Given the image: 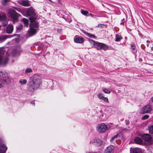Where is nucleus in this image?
Returning a JSON list of instances; mask_svg holds the SVG:
<instances>
[{
  "mask_svg": "<svg viewBox=\"0 0 153 153\" xmlns=\"http://www.w3.org/2000/svg\"><path fill=\"white\" fill-rule=\"evenodd\" d=\"M23 15L26 17H29L30 22L29 33L30 36L35 34L37 32L39 25L38 22L36 21L37 16L35 12V10L32 7L24 9Z\"/></svg>",
  "mask_w": 153,
  "mask_h": 153,
  "instance_id": "1",
  "label": "nucleus"
},
{
  "mask_svg": "<svg viewBox=\"0 0 153 153\" xmlns=\"http://www.w3.org/2000/svg\"><path fill=\"white\" fill-rule=\"evenodd\" d=\"M41 83L40 76L38 75H33L27 84V90L32 92H34L39 87Z\"/></svg>",
  "mask_w": 153,
  "mask_h": 153,
  "instance_id": "2",
  "label": "nucleus"
},
{
  "mask_svg": "<svg viewBox=\"0 0 153 153\" xmlns=\"http://www.w3.org/2000/svg\"><path fill=\"white\" fill-rule=\"evenodd\" d=\"M8 13L11 17V20L13 24H15L19 21L18 17L20 14L13 9H9Z\"/></svg>",
  "mask_w": 153,
  "mask_h": 153,
  "instance_id": "3",
  "label": "nucleus"
},
{
  "mask_svg": "<svg viewBox=\"0 0 153 153\" xmlns=\"http://www.w3.org/2000/svg\"><path fill=\"white\" fill-rule=\"evenodd\" d=\"M4 53V49L0 48V65H5L7 62L8 60V57L3 56Z\"/></svg>",
  "mask_w": 153,
  "mask_h": 153,
  "instance_id": "4",
  "label": "nucleus"
},
{
  "mask_svg": "<svg viewBox=\"0 0 153 153\" xmlns=\"http://www.w3.org/2000/svg\"><path fill=\"white\" fill-rule=\"evenodd\" d=\"M94 45L95 48L97 50L101 49L106 50L108 48L107 45L103 43L95 42L94 43Z\"/></svg>",
  "mask_w": 153,
  "mask_h": 153,
  "instance_id": "5",
  "label": "nucleus"
},
{
  "mask_svg": "<svg viewBox=\"0 0 153 153\" xmlns=\"http://www.w3.org/2000/svg\"><path fill=\"white\" fill-rule=\"evenodd\" d=\"M97 129L99 132L103 133L108 130V127L105 124L102 123L98 125Z\"/></svg>",
  "mask_w": 153,
  "mask_h": 153,
  "instance_id": "6",
  "label": "nucleus"
},
{
  "mask_svg": "<svg viewBox=\"0 0 153 153\" xmlns=\"http://www.w3.org/2000/svg\"><path fill=\"white\" fill-rule=\"evenodd\" d=\"M0 79L1 81L4 82V83H7V81L8 80V76L7 73L5 71H0Z\"/></svg>",
  "mask_w": 153,
  "mask_h": 153,
  "instance_id": "7",
  "label": "nucleus"
},
{
  "mask_svg": "<svg viewBox=\"0 0 153 153\" xmlns=\"http://www.w3.org/2000/svg\"><path fill=\"white\" fill-rule=\"evenodd\" d=\"M152 110L151 106L149 105H146L141 109L140 113L142 114L149 112Z\"/></svg>",
  "mask_w": 153,
  "mask_h": 153,
  "instance_id": "8",
  "label": "nucleus"
},
{
  "mask_svg": "<svg viewBox=\"0 0 153 153\" xmlns=\"http://www.w3.org/2000/svg\"><path fill=\"white\" fill-rule=\"evenodd\" d=\"M7 149V147L4 144L2 140L0 139V153H5Z\"/></svg>",
  "mask_w": 153,
  "mask_h": 153,
  "instance_id": "9",
  "label": "nucleus"
},
{
  "mask_svg": "<svg viewBox=\"0 0 153 153\" xmlns=\"http://www.w3.org/2000/svg\"><path fill=\"white\" fill-rule=\"evenodd\" d=\"M91 143L97 146H100L102 144V142L100 139L96 138L90 141V143L91 144Z\"/></svg>",
  "mask_w": 153,
  "mask_h": 153,
  "instance_id": "10",
  "label": "nucleus"
},
{
  "mask_svg": "<svg viewBox=\"0 0 153 153\" xmlns=\"http://www.w3.org/2000/svg\"><path fill=\"white\" fill-rule=\"evenodd\" d=\"M13 30V26L11 24H9L7 27L6 32L7 33L10 34L12 33Z\"/></svg>",
  "mask_w": 153,
  "mask_h": 153,
  "instance_id": "11",
  "label": "nucleus"
},
{
  "mask_svg": "<svg viewBox=\"0 0 153 153\" xmlns=\"http://www.w3.org/2000/svg\"><path fill=\"white\" fill-rule=\"evenodd\" d=\"M114 147L112 146H110L107 147L105 151V153H113Z\"/></svg>",
  "mask_w": 153,
  "mask_h": 153,
  "instance_id": "12",
  "label": "nucleus"
},
{
  "mask_svg": "<svg viewBox=\"0 0 153 153\" xmlns=\"http://www.w3.org/2000/svg\"><path fill=\"white\" fill-rule=\"evenodd\" d=\"M142 139L144 140L149 141L151 139V137L148 134H144L142 136Z\"/></svg>",
  "mask_w": 153,
  "mask_h": 153,
  "instance_id": "13",
  "label": "nucleus"
},
{
  "mask_svg": "<svg viewBox=\"0 0 153 153\" xmlns=\"http://www.w3.org/2000/svg\"><path fill=\"white\" fill-rule=\"evenodd\" d=\"M74 40L75 42L77 43H82L84 41L83 38L77 36H75L74 37Z\"/></svg>",
  "mask_w": 153,
  "mask_h": 153,
  "instance_id": "14",
  "label": "nucleus"
},
{
  "mask_svg": "<svg viewBox=\"0 0 153 153\" xmlns=\"http://www.w3.org/2000/svg\"><path fill=\"white\" fill-rule=\"evenodd\" d=\"M97 97L104 101L105 102H108V99L107 97H105L103 96V94H102L100 93L98 94Z\"/></svg>",
  "mask_w": 153,
  "mask_h": 153,
  "instance_id": "15",
  "label": "nucleus"
},
{
  "mask_svg": "<svg viewBox=\"0 0 153 153\" xmlns=\"http://www.w3.org/2000/svg\"><path fill=\"white\" fill-rule=\"evenodd\" d=\"M21 4L24 6L28 7L30 5L29 1L27 0H23L21 2Z\"/></svg>",
  "mask_w": 153,
  "mask_h": 153,
  "instance_id": "16",
  "label": "nucleus"
},
{
  "mask_svg": "<svg viewBox=\"0 0 153 153\" xmlns=\"http://www.w3.org/2000/svg\"><path fill=\"white\" fill-rule=\"evenodd\" d=\"M135 143L137 144H143V140L137 137H135L134 139Z\"/></svg>",
  "mask_w": 153,
  "mask_h": 153,
  "instance_id": "17",
  "label": "nucleus"
},
{
  "mask_svg": "<svg viewBox=\"0 0 153 153\" xmlns=\"http://www.w3.org/2000/svg\"><path fill=\"white\" fill-rule=\"evenodd\" d=\"M8 38V36L7 35H3L0 36V43L5 41Z\"/></svg>",
  "mask_w": 153,
  "mask_h": 153,
  "instance_id": "18",
  "label": "nucleus"
},
{
  "mask_svg": "<svg viewBox=\"0 0 153 153\" xmlns=\"http://www.w3.org/2000/svg\"><path fill=\"white\" fill-rule=\"evenodd\" d=\"M133 153H141V149L139 148H134L133 150Z\"/></svg>",
  "mask_w": 153,
  "mask_h": 153,
  "instance_id": "19",
  "label": "nucleus"
},
{
  "mask_svg": "<svg viewBox=\"0 0 153 153\" xmlns=\"http://www.w3.org/2000/svg\"><path fill=\"white\" fill-rule=\"evenodd\" d=\"M19 82L21 85H23L26 84L27 82V80L25 79H20L19 81Z\"/></svg>",
  "mask_w": 153,
  "mask_h": 153,
  "instance_id": "20",
  "label": "nucleus"
},
{
  "mask_svg": "<svg viewBox=\"0 0 153 153\" xmlns=\"http://www.w3.org/2000/svg\"><path fill=\"white\" fill-rule=\"evenodd\" d=\"M84 33L88 37L91 38H95L96 36L92 34H90L89 33L85 32Z\"/></svg>",
  "mask_w": 153,
  "mask_h": 153,
  "instance_id": "21",
  "label": "nucleus"
},
{
  "mask_svg": "<svg viewBox=\"0 0 153 153\" xmlns=\"http://www.w3.org/2000/svg\"><path fill=\"white\" fill-rule=\"evenodd\" d=\"M122 38L121 35L119 34H116V35L115 41L119 42Z\"/></svg>",
  "mask_w": 153,
  "mask_h": 153,
  "instance_id": "22",
  "label": "nucleus"
},
{
  "mask_svg": "<svg viewBox=\"0 0 153 153\" xmlns=\"http://www.w3.org/2000/svg\"><path fill=\"white\" fill-rule=\"evenodd\" d=\"M81 12L82 14L85 16H89L88 12L87 11L81 9Z\"/></svg>",
  "mask_w": 153,
  "mask_h": 153,
  "instance_id": "23",
  "label": "nucleus"
},
{
  "mask_svg": "<svg viewBox=\"0 0 153 153\" xmlns=\"http://www.w3.org/2000/svg\"><path fill=\"white\" fill-rule=\"evenodd\" d=\"M22 21L24 22L25 26H28V20L27 19L25 18H23L22 19Z\"/></svg>",
  "mask_w": 153,
  "mask_h": 153,
  "instance_id": "24",
  "label": "nucleus"
},
{
  "mask_svg": "<svg viewBox=\"0 0 153 153\" xmlns=\"http://www.w3.org/2000/svg\"><path fill=\"white\" fill-rule=\"evenodd\" d=\"M23 26L21 24H20L16 26V30L17 31H19L22 30L23 28Z\"/></svg>",
  "mask_w": 153,
  "mask_h": 153,
  "instance_id": "25",
  "label": "nucleus"
},
{
  "mask_svg": "<svg viewBox=\"0 0 153 153\" xmlns=\"http://www.w3.org/2000/svg\"><path fill=\"white\" fill-rule=\"evenodd\" d=\"M14 9L18 11V12L21 13L23 15V13H24V10H22L20 9L19 8L15 7Z\"/></svg>",
  "mask_w": 153,
  "mask_h": 153,
  "instance_id": "26",
  "label": "nucleus"
},
{
  "mask_svg": "<svg viewBox=\"0 0 153 153\" xmlns=\"http://www.w3.org/2000/svg\"><path fill=\"white\" fill-rule=\"evenodd\" d=\"M9 1V0H1V3L4 5H7Z\"/></svg>",
  "mask_w": 153,
  "mask_h": 153,
  "instance_id": "27",
  "label": "nucleus"
},
{
  "mask_svg": "<svg viewBox=\"0 0 153 153\" xmlns=\"http://www.w3.org/2000/svg\"><path fill=\"white\" fill-rule=\"evenodd\" d=\"M149 133L151 134H153V125L150 126L149 127Z\"/></svg>",
  "mask_w": 153,
  "mask_h": 153,
  "instance_id": "28",
  "label": "nucleus"
},
{
  "mask_svg": "<svg viewBox=\"0 0 153 153\" xmlns=\"http://www.w3.org/2000/svg\"><path fill=\"white\" fill-rule=\"evenodd\" d=\"M32 70L30 68H27L25 71V73L28 74V73H31L32 72Z\"/></svg>",
  "mask_w": 153,
  "mask_h": 153,
  "instance_id": "29",
  "label": "nucleus"
},
{
  "mask_svg": "<svg viewBox=\"0 0 153 153\" xmlns=\"http://www.w3.org/2000/svg\"><path fill=\"white\" fill-rule=\"evenodd\" d=\"M0 20L3 21L7 20L6 17L5 15H2L0 16Z\"/></svg>",
  "mask_w": 153,
  "mask_h": 153,
  "instance_id": "30",
  "label": "nucleus"
},
{
  "mask_svg": "<svg viewBox=\"0 0 153 153\" xmlns=\"http://www.w3.org/2000/svg\"><path fill=\"white\" fill-rule=\"evenodd\" d=\"M103 91L105 93L109 94L110 93V91L108 89L103 88Z\"/></svg>",
  "mask_w": 153,
  "mask_h": 153,
  "instance_id": "31",
  "label": "nucleus"
},
{
  "mask_svg": "<svg viewBox=\"0 0 153 153\" xmlns=\"http://www.w3.org/2000/svg\"><path fill=\"white\" fill-rule=\"evenodd\" d=\"M8 24V22L7 20L2 21V25L4 26H5Z\"/></svg>",
  "mask_w": 153,
  "mask_h": 153,
  "instance_id": "32",
  "label": "nucleus"
},
{
  "mask_svg": "<svg viewBox=\"0 0 153 153\" xmlns=\"http://www.w3.org/2000/svg\"><path fill=\"white\" fill-rule=\"evenodd\" d=\"M149 116L148 114H146L143 116L142 118V119L143 120H144L149 118Z\"/></svg>",
  "mask_w": 153,
  "mask_h": 153,
  "instance_id": "33",
  "label": "nucleus"
},
{
  "mask_svg": "<svg viewBox=\"0 0 153 153\" xmlns=\"http://www.w3.org/2000/svg\"><path fill=\"white\" fill-rule=\"evenodd\" d=\"M125 20L124 19H123L121 20V21L120 23V25H124L125 22Z\"/></svg>",
  "mask_w": 153,
  "mask_h": 153,
  "instance_id": "34",
  "label": "nucleus"
},
{
  "mask_svg": "<svg viewBox=\"0 0 153 153\" xmlns=\"http://www.w3.org/2000/svg\"><path fill=\"white\" fill-rule=\"evenodd\" d=\"M131 48L133 50H135L136 48V46L134 44H131Z\"/></svg>",
  "mask_w": 153,
  "mask_h": 153,
  "instance_id": "35",
  "label": "nucleus"
},
{
  "mask_svg": "<svg viewBox=\"0 0 153 153\" xmlns=\"http://www.w3.org/2000/svg\"><path fill=\"white\" fill-rule=\"evenodd\" d=\"M5 83L4 82H3L2 81H0V88L4 86Z\"/></svg>",
  "mask_w": 153,
  "mask_h": 153,
  "instance_id": "36",
  "label": "nucleus"
},
{
  "mask_svg": "<svg viewBox=\"0 0 153 153\" xmlns=\"http://www.w3.org/2000/svg\"><path fill=\"white\" fill-rule=\"evenodd\" d=\"M118 134H117L116 135L114 136L113 137L114 138V139H116L118 137Z\"/></svg>",
  "mask_w": 153,
  "mask_h": 153,
  "instance_id": "37",
  "label": "nucleus"
},
{
  "mask_svg": "<svg viewBox=\"0 0 153 153\" xmlns=\"http://www.w3.org/2000/svg\"><path fill=\"white\" fill-rule=\"evenodd\" d=\"M114 139H114V138L113 137L111 139L110 141L111 142H113L114 141Z\"/></svg>",
  "mask_w": 153,
  "mask_h": 153,
  "instance_id": "38",
  "label": "nucleus"
},
{
  "mask_svg": "<svg viewBox=\"0 0 153 153\" xmlns=\"http://www.w3.org/2000/svg\"><path fill=\"white\" fill-rule=\"evenodd\" d=\"M31 103L33 105H34L35 103V102L34 101H32L31 102Z\"/></svg>",
  "mask_w": 153,
  "mask_h": 153,
  "instance_id": "39",
  "label": "nucleus"
},
{
  "mask_svg": "<svg viewBox=\"0 0 153 153\" xmlns=\"http://www.w3.org/2000/svg\"><path fill=\"white\" fill-rule=\"evenodd\" d=\"M146 42L147 43V47H148V46H149V41L147 40V41H146Z\"/></svg>",
  "mask_w": 153,
  "mask_h": 153,
  "instance_id": "40",
  "label": "nucleus"
},
{
  "mask_svg": "<svg viewBox=\"0 0 153 153\" xmlns=\"http://www.w3.org/2000/svg\"><path fill=\"white\" fill-rule=\"evenodd\" d=\"M89 16H90L91 17H93V15L91 13L89 14Z\"/></svg>",
  "mask_w": 153,
  "mask_h": 153,
  "instance_id": "41",
  "label": "nucleus"
},
{
  "mask_svg": "<svg viewBox=\"0 0 153 153\" xmlns=\"http://www.w3.org/2000/svg\"><path fill=\"white\" fill-rule=\"evenodd\" d=\"M86 153H97V152H87Z\"/></svg>",
  "mask_w": 153,
  "mask_h": 153,
  "instance_id": "42",
  "label": "nucleus"
},
{
  "mask_svg": "<svg viewBox=\"0 0 153 153\" xmlns=\"http://www.w3.org/2000/svg\"><path fill=\"white\" fill-rule=\"evenodd\" d=\"M40 47L41 48H42V49H44V46H43V47H41V46H40Z\"/></svg>",
  "mask_w": 153,
  "mask_h": 153,
  "instance_id": "43",
  "label": "nucleus"
},
{
  "mask_svg": "<svg viewBox=\"0 0 153 153\" xmlns=\"http://www.w3.org/2000/svg\"><path fill=\"white\" fill-rule=\"evenodd\" d=\"M152 101V102H153V97L151 98Z\"/></svg>",
  "mask_w": 153,
  "mask_h": 153,
  "instance_id": "44",
  "label": "nucleus"
},
{
  "mask_svg": "<svg viewBox=\"0 0 153 153\" xmlns=\"http://www.w3.org/2000/svg\"><path fill=\"white\" fill-rule=\"evenodd\" d=\"M151 50L152 51H153V47L151 48Z\"/></svg>",
  "mask_w": 153,
  "mask_h": 153,
  "instance_id": "45",
  "label": "nucleus"
},
{
  "mask_svg": "<svg viewBox=\"0 0 153 153\" xmlns=\"http://www.w3.org/2000/svg\"><path fill=\"white\" fill-rule=\"evenodd\" d=\"M129 123V122L128 121V122H126V123L128 124Z\"/></svg>",
  "mask_w": 153,
  "mask_h": 153,
  "instance_id": "46",
  "label": "nucleus"
},
{
  "mask_svg": "<svg viewBox=\"0 0 153 153\" xmlns=\"http://www.w3.org/2000/svg\"><path fill=\"white\" fill-rule=\"evenodd\" d=\"M103 116V114H102V117Z\"/></svg>",
  "mask_w": 153,
  "mask_h": 153,
  "instance_id": "47",
  "label": "nucleus"
},
{
  "mask_svg": "<svg viewBox=\"0 0 153 153\" xmlns=\"http://www.w3.org/2000/svg\"><path fill=\"white\" fill-rule=\"evenodd\" d=\"M39 45V44H38V43H37V45Z\"/></svg>",
  "mask_w": 153,
  "mask_h": 153,
  "instance_id": "48",
  "label": "nucleus"
},
{
  "mask_svg": "<svg viewBox=\"0 0 153 153\" xmlns=\"http://www.w3.org/2000/svg\"><path fill=\"white\" fill-rule=\"evenodd\" d=\"M100 112L101 114H102V113L101 112V111H100Z\"/></svg>",
  "mask_w": 153,
  "mask_h": 153,
  "instance_id": "49",
  "label": "nucleus"
},
{
  "mask_svg": "<svg viewBox=\"0 0 153 153\" xmlns=\"http://www.w3.org/2000/svg\"><path fill=\"white\" fill-rule=\"evenodd\" d=\"M49 1H51V0H49Z\"/></svg>",
  "mask_w": 153,
  "mask_h": 153,
  "instance_id": "50",
  "label": "nucleus"
}]
</instances>
